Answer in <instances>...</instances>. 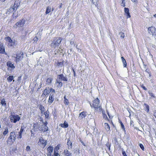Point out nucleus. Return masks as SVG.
<instances>
[{
  "mask_svg": "<svg viewBox=\"0 0 156 156\" xmlns=\"http://www.w3.org/2000/svg\"><path fill=\"white\" fill-rule=\"evenodd\" d=\"M62 39L60 37L55 38L51 44V46L52 48H56L60 44Z\"/></svg>",
  "mask_w": 156,
  "mask_h": 156,
  "instance_id": "f257e3e1",
  "label": "nucleus"
},
{
  "mask_svg": "<svg viewBox=\"0 0 156 156\" xmlns=\"http://www.w3.org/2000/svg\"><path fill=\"white\" fill-rule=\"evenodd\" d=\"M99 103V100L98 98H97L93 101V104L91 105V104L90 103V105L91 107H93L95 108L96 110H97L98 109H99L100 110H101V108Z\"/></svg>",
  "mask_w": 156,
  "mask_h": 156,
  "instance_id": "f03ea898",
  "label": "nucleus"
},
{
  "mask_svg": "<svg viewBox=\"0 0 156 156\" xmlns=\"http://www.w3.org/2000/svg\"><path fill=\"white\" fill-rule=\"evenodd\" d=\"M16 135L14 131L11 132L9 135V136L8 137L7 140V143H13L15 141L16 139Z\"/></svg>",
  "mask_w": 156,
  "mask_h": 156,
  "instance_id": "7ed1b4c3",
  "label": "nucleus"
},
{
  "mask_svg": "<svg viewBox=\"0 0 156 156\" xmlns=\"http://www.w3.org/2000/svg\"><path fill=\"white\" fill-rule=\"evenodd\" d=\"M11 115L9 116V119L12 122L16 123L17 121H19L20 119V118L18 115H14V113H11Z\"/></svg>",
  "mask_w": 156,
  "mask_h": 156,
  "instance_id": "20e7f679",
  "label": "nucleus"
},
{
  "mask_svg": "<svg viewBox=\"0 0 156 156\" xmlns=\"http://www.w3.org/2000/svg\"><path fill=\"white\" fill-rule=\"evenodd\" d=\"M6 40L8 42V45L9 47H14L16 45V41H13L10 37H7L5 38Z\"/></svg>",
  "mask_w": 156,
  "mask_h": 156,
  "instance_id": "39448f33",
  "label": "nucleus"
},
{
  "mask_svg": "<svg viewBox=\"0 0 156 156\" xmlns=\"http://www.w3.org/2000/svg\"><path fill=\"white\" fill-rule=\"evenodd\" d=\"M20 4V2L18 1H15L14 5H12L9 9L10 11H16L19 6Z\"/></svg>",
  "mask_w": 156,
  "mask_h": 156,
  "instance_id": "423d86ee",
  "label": "nucleus"
},
{
  "mask_svg": "<svg viewBox=\"0 0 156 156\" xmlns=\"http://www.w3.org/2000/svg\"><path fill=\"white\" fill-rule=\"evenodd\" d=\"M148 31L149 33L152 34L153 36H156V29L154 27H151L148 28Z\"/></svg>",
  "mask_w": 156,
  "mask_h": 156,
  "instance_id": "0eeeda50",
  "label": "nucleus"
},
{
  "mask_svg": "<svg viewBox=\"0 0 156 156\" xmlns=\"http://www.w3.org/2000/svg\"><path fill=\"white\" fill-rule=\"evenodd\" d=\"M57 79L61 81H68V79L66 76H65L62 74L57 75Z\"/></svg>",
  "mask_w": 156,
  "mask_h": 156,
  "instance_id": "6e6552de",
  "label": "nucleus"
},
{
  "mask_svg": "<svg viewBox=\"0 0 156 156\" xmlns=\"http://www.w3.org/2000/svg\"><path fill=\"white\" fill-rule=\"evenodd\" d=\"M23 53L22 52L20 51L18 52L16 55V61H19L21 60L23 58Z\"/></svg>",
  "mask_w": 156,
  "mask_h": 156,
  "instance_id": "1a4fd4ad",
  "label": "nucleus"
},
{
  "mask_svg": "<svg viewBox=\"0 0 156 156\" xmlns=\"http://www.w3.org/2000/svg\"><path fill=\"white\" fill-rule=\"evenodd\" d=\"M25 23V20L24 19H22L17 22L16 24V25L18 27H23Z\"/></svg>",
  "mask_w": 156,
  "mask_h": 156,
  "instance_id": "9d476101",
  "label": "nucleus"
},
{
  "mask_svg": "<svg viewBox=\"0 0 156 156\" xmlns=\"http://www.w3.org/2000/svg\"><path fill=\"white\" fill-rule=\"evenodd\" d=\"M129 11V10L128 8H124L125 15L126 16L127 19L130 18L131 17Z\"/></svg>",
  "mask_w": 156,
  "mask_h": 156,
  "instance_id": "9b49d317",
  "label": "nucleus"
},
{
  "mask_svg": "<svg viewBox=\"0 0 156 156\" xmlns=\"http://www.w3.org/2000/svg\"><path fill=\"white\" fill-rule=\"evenodd\" d=\"M54 97L53 94H52L51 93L50 94L48 100V102L49 103L51 104L53 102L54 99Z\"/></svg>",
  "mask_w": 156,
  "mask_h": 156,
  "instance_id": "f8f14e48",
  "label": "nucleus"
},
{
  "mask_svg": "<svg viewBox=\"0 0 156 156\" xmlns=\"http://www.w3.org/2000/svg\"><path fill=\"white\" fill-rule=\"evenodd\" d=\"M87 112H83L80 113L79 116V117L81 119H82L83 118H84L87 115Z\"/></svg>",
  "mask_w": 156,
  "mask_h": 156,
  "instance_id": "ddd939ff",
  "label": "nucleus"
},
{
  "mask_svg": "<svg viewBox=\"0 0 156 156\" xmlns=\"http://www.w3.org/2000/svg\"><path fill=\"white\" fill-rule=\"evenodd\" d=\"M9 132L8 129V127H5L4 129L3 132H2V136H6Z\"/></svg>",
  "mask_w": 156,
  "mask_h": 156,
  "instance_id": "4468645a",
  "label": "nucleus"
},
{
  "mask_svg": "<svg viewBox=\"0 0 156 156\" xmlns=\"http://www.w3.org/2000/svg\"><path fill=\"white\" fill-rule=\"evenodd\" d=\"M59 149V147L58 145L54 149V154L55 156H58V150Z\"/></svg>",
  "mask_w": 156,
  "mask_h": 156,
  "instance_id": "2eb2a0df",
  "label": "nucleus"
},
{
  "mask_svg": "<svg viewBox=\"0 0 156 156\" xmlns=\"http://www.w3.org/2000/svg\"><path fill=\"white\" fill-rule=\"evenodd\" d=\"M39 142L44 147L46 144V140H44L42 137H41L39 139Z\"/></svg>",
  "mask_w": 156,
  "mask_h": 156,
  "instance_id": "dca6fc26",
  "label": "nucleus"
},
{
  "mask_svg": "<svg viewBox=\"0 0 156 156\" xmlns=\"http://www.w3.org/2000/svg\"><path fill=\"white\" fill-rule=\"evenodd\" d=\"M33 127L34 131H37L40 128V125L37 123L34 124L33 125Z\"/></svg>",
  "mask_w": 156,
  "mask_h": 156,
  "instance_id": "f3484780",
  "label": "nucleus"
},
{
  "mask_svg": "<svg viewBox=\"0 0 156 156\" xmlns=\"http://www.w3.org/2000/svg\"><path fill=\"white\" fill-rule=\"evenodd\" d=\"M63 154L65 156H71L72 154L68 150H65L63 152Z\"/></svg>",
  "mask_w": 156,
  "mask_h": 156,
  "instance_id": "a211bd4d",
  "label": "nucleus"
},
{
  "mask_svg": "<svg viewBox=\"0 0 156 156\" xmlns=\"http://www.w3.org/2000/svg\"><path fill=\"white\" fill-rule=\"evenodd\" d=\"M52 78L51 77H49L47 79L46 81V84L47 85H51Z\"/></svg>",
  "mask_w": 156,
  "mask_h": 156,
  "instance_id": "6ab92c4d",
  "label": "nucleus"
},
{
  "mask_svg": "<svg viewBox=\"0 0 156 156\" xmlns=\"http://www.w3.org/2000/svg\"><path fill=\"white\" fill-rule=\"evenodd\" d=\"M6 65L7 66L10 67L13 69L15 68L13 64H12V62L10 61H8L7 62Z\"/></svg>",
  "mask_w": 156,
  "mask_h": 156,
  "instance_id": "aec40b11",
  "label": "nucleus"
},
{
  "mask_svg": "<svg viewBox=\"0 0 156 156\" xmlns=\"http://www.w3.org/2000/svg\"><path fill=\"white\" fill-rule=\"evenodd\" d=\"M55 84H58V85H57V86L58 87H62L63 85L62 82L61 81H60L59 80L57 79H56L55 82Z\"/></svg>",
  "mask_w": 156,
  "mask_h": 156,
  "instance_id": "412c9836",
  "label": "nucleus"
},
{
  "mask_svg": "<svg viewBox=\"0 0 156 156\" xmlns=\"http://www.w3.org/2000/svg\"><path fill=\"white\" fill-rule=\"evenodd\" d=\"M67 145H68V148L69 150L72 148V143L70 141L69 139L68 140V141L67 144Z\"/></svg>",
  "mask_w": 156,
  "mask_h": 156,
  "instance_id": "4be33fe9",
  "label": "nucleus"
},
{
  "mask_svg": "<svg viewBox=\"0 0 156 156\" xmlns=\"http://www.w3.org/2000/svg\"><path fill=\"white\" fill-rule=\"evenodd\" d=\"M5 52V48L2 44L0 43V53H4Z\"/></svg>",
  "mask_w": 156,
  "mask_h": 156,
  "instance_id": "5701e85b",
  "label": "nucleus"
},
{
  "mask_svg": "<svg viewBox=\"0 0 156 156\" xmlns=\"http://www.w3.org/2000/svg\"><path fill=\"white\" fill-rule=\"evenodd\" d=\"M64 61H63L62 62H58L56 64V66L58 67H62L63 66V63Z\"/></svg>",
  "mask_w": 156,
  "mask_h": 156,
  "instance_id": "b1692460",
  "label": "nucleus"
},
{
  "mask_svg": "<svg viewBox=\"0 0 156 156\" xmlns=\"http://www.w3.org/2000/svg\"><path fill=\"white\" fill-rule=\"evenodd\" d=\"M50 93L49 90H48L47 89H46L44 91L43 93L42 94V96H46L48 94Z\"/></svg>",
  "mask_w": 156,
  "mask_h": 156,
  "instance_id": "393cba45",
  "label": "nucleus"
},
{
  "mask_svg": "<svg viewBox=\"0 0 156 156\" xmlns=\"http://www.w3.org/2000/svg\"><path fill=\"white\" fill-rule=\"evenodd\" d=\"M60 126L62 127L66 128L68 126V124L67 122L65 121L63 124H60Z\"/></svg>",
  "mask_w": 156,
  "mask_h": 156,
  "instance_id": "a878e982",
  "label": "nucleus"
},
{
  "mask_svg": "<svg viewBox=\"0 0 156 156\" xmlns=\"http://www.w3.org/2000/svg\"><path fill=\"white\" fill-rule=\"evenodd\" d=\"M41 129V130L43 131V132H45L48 130V127L47 126L42 125Z\"/></svg>",
  "mask_w": 156,
  "mask_h": 156,
  "instance_id": "bb28decb",
  "label": "nucleus"
},
{
  "mask_svg": "<svg viewBox=\"0 0 156 156\" xmlns=\"http://www.w3.org/2000/svg\"><path fill=\"white\" fill-rule=\"evenodd\" d=\"M39 108L41 112V113L43 114L45 111V108L42 105H40L39 106Z\"/></svg>",
  "mask_w": 156,
  "mask_h": 156,
  "instance_id": "cd10ccee",
  "label": "nucleus"
},
{
  "mask_svg": "<svg viewBox=\"0 0 156 156\" xmlns=\"http://www.w3.org/2000/svg\"><path fill=\"white\" fill-rule=\"evenodd\" d=\"M47 150L49 153L48 154H51V153L52 152L53 147L51 146H49L48 147Z\"/></svg>",
  "mask_w": 156,
  "mask_h": 156,
  "instance_id": "c85d7f7f",
  "label": "nucleus"
},
{
  "mask_svg": "<svg viewBox=\"0 0 156 156\" xmlns=\"http://www.w3.org/2000/svg\"><path fill=\"white\" fill-rule=\"evenodd\" d=\"M1 103L2 105V106L4 107H6V103H5V99L4 98H3L1 100Z\"/></svg>",
  "mask_w": 156,
  "mask_h": 156,
  "instance_id": "c756f323",
  "label": "nucleus"
},
{
  "mask_svg": "<svg viewBox=\"0 0 156 156\" xmlns=\"http://www.w3.org/2000/svg\"><path fill=\"white\" fill-rule=\"evenodd\" d=\"M105 129L107 131H109L110 129V127L108 124L106 123H105Z\"/></svg>",
  "mask_w": 156,
  "mask_h": 156,
  "instance_id": "7c9ffc66",
  "label": "nucleus"
},
{
  "mask_svg": "<svg viewBox=\"0 0 156 156\" xmlns=\"http://www.w3.org/2000/svg\"><path fill=\"white\" fill-rule=\"evenodd\" d=\"M51 10V8L49 6H47L46 8V10L45 12L46 14H48L50 12Z\"/></svg>",
  "mask_w": 156,
  "mask_h": 156,
  "instance_id": "2f4dec72",
  "label": "nucleus"
},
{
  "mask_svg": "<svg viewBox=\"0 0 156 156\" xmlns=\"http://www.w3.org/2000/svg\"><path fill=\"white\" fill-rule=\"evenodd\" d=\"M121 58L122 61V62L124 65V67H126L127 65L126 60L123 57H122Z\"/></svg>",
  "mask_w": 156,
  "mask_h": 156,
  "instance_id": "473e14b6",
  "label": "nucleus"
},
{
  "mask_svg": "<svg viewBox=\"0 0 156 156\" xmlns=\"http://www.w3.org/2000/svg\"><path fill=\"white\" fill-rule=\"evenodd\" d=\"M44 114L45 115L46 118L48 119L49 118V112L48 111H46L44 113Z\"/></svg>",
  "mask_w": 156,
  "mask_h": 156,
  "instance_id": "72a5a7b5",
  "label": "nucleus"
},
{
  "mask_svg": "<svg viewBox=\"0 0 156 156\" xmlns=\"http://www.w3.org/2000/svg\"><path fill=\"white\" fill-rule=\"evenodd\" d=\"M119 122L120 123L121 125V127L122 129H123L124 132H126V130L125 129V127L121 121H119Z\"/></svg>",
  "mask_w": 156,
  "mask_h": 156,
  "instance_id": "f704fd0d",
  "label": "nucleus"
},
{
  "mask_svg": "<svg viewBox=\"0 0 156 156\" xmlns=\"http://www.w3.org/2000/svg\"><path fill=\"white\" fill-rule=\"evenodd\" d=\"M13 76H9L8 78H7V80L8 82H10L13 80Z\"/></svg>",
  "mask_w": 156,
  "mask_h": 156,
  "instance_id": "c9c22d12",
  "label": "nucleus"
},
{
  "mask_svg": "<svg viewBox=\"0 0 156 156\" xmlns=\"http://www.w3.org/2000/svg\"><path fill=\"white\" fill-rule=\"evenodd\" d=\"M90 1L96 6L98 5L97 2H98V0H90Z\"/></svg>",
  "mask_w": 156,
  "mask_h": 156,
  "instance_id": "e433bc0d",
  "label": "nucleus"
},
{
  "mask_svg": "<svg viewBox=\"0 0 156 156\" xmlns=\"http://www.w3.org/2000/svg\"><path fill=\"white\" fill-rule=\"evenodd\" d=\"M144 105L145 106L146 110L147 112H148L149 109V105H147L146 104H144Z\"/></svg>",
  "mask_w": 156,
  "mask_h": 156,
  "instance_id": "4c0bfd02",
  "label": "nucleus"
},
{
  "mask_svg": "<svg viewBox=\"0 0 156 156\" xmlns=\"http://www.w3.org/2000/svg\"><path fill=\"white\" fill-rule=\"evenodd\" d=\"M64 99H65V100H64V103L66 105H68L69 104L68 100L65 97H64Z\"/></svg>",
  "mask_w": 156,
  "mask_h": 156,
  "instance_id": "58836bf2",
  "label": "nucleus"
},
{
  "mask_svg": "<svg viewBox=\"0 0 156 156\" xmlns=\"http://www.w3.org/2000/svg\"><path fill=\"white\" fill-rule=\"evenodd\" d=\"M60 48L59 49H58L57 50H55V54H56L57 53H58L59 52H60V53H62V51L63 50L62 49L61 50L60 48Z\"/></svg>",
  "mask_w": 156,
  "mask_h": 156,
  "instance_id": "ea45409f",
  "label": "nucleus"
},
{
  "mask_svg": "<svg viewBox=\"0 0 156 156\" xmlns=\"http://www.w3.org/2000/svg\"><path fill=\"white\" fill-rule=\"evenodd\" d=\"M26 150L27 151H30V147L29 146H27L26 147Z\"/></svg>",
  "mask_w": 156,
  "mask_h": 156,
  "instance_id": "a19ab883",
  "label": "nucleus"
},
{
  "mask_svg": "<svg viewBox=\"0 0 156 156\" xmlns=\"http://www.w3.org/2000/svg\"><path fill=\"white\" fill-rule=\"evenodd\" d=\"M148 93L151 96L153 97L154 98H155V97L154 95V94H153V93H152L151 91H149Z\"/></svg>",
  "mask_w": 156,
  "mask_h": 156,
  "instance_id": "79ce46f5",
  "label": "nucleus"
},
{
  "mask_svg": "<svg viewBox=\"0 0 156 156\" xmlns=\"http://www.w3.org/2000/svg\"><path fill=\"white\" fill-rule=\"evenodd\" d=\"M120 37H121L123 38L124 37L125 35H124V34L123 33L121 32L120 33Z\"/></svg>",
  "mask_w": 156,
  "mask_h": 156,
  "instance_id": "37998d69",
  "label": "nucleus"
},
{
  "mask_svg": "<svg viewBox=\"0 0 156 156\" xmlns=\"http://www.w3.org/2000/svg\"><path fill=\"white\" fill-rule=\"evenodd\" d=\"M22 133L19 132V136H18V138L21 139L22 138Z\"/></svg>",
  "mask_w": 156,
  "mask_h": 156,
  "instance_id": "c03bdc74",
  "label": "nucleus"
},
{
  "mask_svg": "<svg viewBox=\"0 0 156 156\" xmlns=\"http://www.w3.org/2000/svg\"><path fill=\"white\" fill-rule=\"evenodd\" d=\"M140 146L141 149L143 151L144 150V147L142 144H140Z\"/></svg>",
  "mask_w": 156,
  "mask_h": 156,
  "instance_id": "a18cd8bd",
  "label": "nucleus"
},
{
  "mask_svg": "<svg viewBox=\"0 0 156 156\" xmlns=\"http://www.w3.org/2000/svg\"><path fill=\"white\" fill-rule=\"evenodd\" d=\"M33 40L34 41H37L38 40V38L37 37H35L34 38Z\"/></svg>",
  "mask_w": 156,
  "mask_h": 156,
  "instance_id": "49530a36",
  "label": "nucleus"
},
{
  "mask_svg": "<svg viewBox=\"0 0 156 156\" xmlns=\"http://www.w3.org/2000/svg\"><path fill=\"white\" fill-rule=\"evenodd\" d=\"M70 44L71 45H73L74 44V40L73 39L71 40Z\"/></svg>",
  "mask_w": 156,
  "mask_h": 156,
  "instance_id": "de8ad7c7",
  "label": "nucleus"
},
{
  "mask_svg": "<svg viewBox=\"0 0 156 156\" xmlns=\"http://www.w3.org/2000/svg\"><path fill=\"white\" fill-rule=\"evenodd\" d=\"M50 92H51L52 93V92H54V93L55 92V90L53 89L52 88H50Z\"/></svg>",
  "mask_w": 156,
  "mask_h": 156,
  "instance_id": "09e8293b",
  "label": "nucleus"
},
{
  "mask_svg": "<svg viewBox=\"0 0 156 156\" xmlns=\"http://www.w3.org/2000/svg\"><path fill=\"white\" fill-rule=\"evenodd\" d=\"M121 5L123 7H125V2H122L121 3Z\"/></svg>",
  "mask_w": 156,
  "mask_h": 156,
  "instance_id": "8fccbe9b",
  "label": "nucleus"
},
{
  "mask_svg": "<svg viewBox=\"0 0 156 156\" xmlns=\"http://www.w3.org/2000/svg\"><path fill=\"white\" fill-rule=\"evenodd\" d=\"M122 154L123 156H127L126 152L125 151H123L122 152Z\"/></svg>",
  "mask_w": 156,
  "mask_h": 156,
  "instance_id": "3c124183",
  "label": "nucleus"
},
{
  "mask_svg": "<svg viewBox=\"0 0 156 156\" xmlns=\"http://www.w3.org/2000/svg\"><path fill=\"white\" fill-rule=\"evenodd\" d=\"M141 87L145 90H146L147 89L143 85L141 86Z\"/></svg>",
  "mask_w": 156,
  "mask_h": 156,
  "instance_id": "603ef678",
  "label": "nucleus"
},
{
  "mask_svg": "<svg viewBox=\"0 0 156 156\" xmlns=\"http://www.w3.org/2000/svg\"><path fill=\"white\" fill-rule=\"evenodd\" d=\"M44 125V126H46L47 124H48V122H47V121H45V122H44L43 123Z\"/></svg>",
  "mask_w": 156,
  "mask_h": 156,
  "instance_id": "864d4df0",
  "label": "nucleus"
},
{
  "mask_svg": "<svg viewBox=\"0 0 156 156\" xmlns=\"http://www.w3.org/2000/svg\"><path fill=\"white\" fill-rule=\"evenodd\" d=\"M154 115L156 118V111H155L154 112Z\"/></svg>",
  "mask_w": 156,
  "mask_h": 156,
  "instance_id": "5fc2aeb1",
  "label": "nucleus"
},
{
  "mask_svg": "<svg viewBox=\"0 0 156 156\" xmlns=\"http://www.w3.org/2000/svg\"><path fill=\"white\" fill-rule=\"evenodd\" d=\"M21 76H19L18 77V80L19 81H20L21 80Z\"/></svg>",
  "mask_w": 156,
  "mask_h": 156,
  "instance_id": "6e6d98bb",
  "label": "nucleus"
},
{
  "mask_svg": "<svg viewBox=\"0 0 156 156\" xmlns=\"http://www.w3.org/2000/svg\"><path fill=\"white\" fill-rule=\"evenodd\" d=\"M24 131V130H23V129H20V131L19 132H21V133H23V132Z\"/></svg>",
  "mask_w": 156,
  "mask_h": 156,
  "instance_id": "4d7b16f0",
  "label": "nucleus"
},
{
  "mask_svg": "<svg viewBox=\"0 0 156 156\" xmlns=\"http://www.w3.org/2000/svg\"><path fill=\"white\" fill-rule=\"evenodd\" d=\"M62 3H61L60 4V5L59 7V9H60L62 7Z\"/></svg>",
  "mask_w": 156,
  "mask_h": 156,
  "instance_id": "13d9d810",
  "label": "nucleus"
},
{
  "mask_svg": "<svg viewBox=\"0 0 156 156\" xmlns=\"http://www.w3.org/2000/svg\"><path fill=\"white\" fill-rule=\"evenodd\" d=\"M73 74H74V76H76V73L75 72V71H74V70H73Z\"/></svg>",
  "mask_w": 156,
  "mask_h": 156,
  "instance_id": "bf43d9fd",
  "label": "nucleus"
},
{
  "mask_svg": "<svg viewBox=\"0 0 156 156\" xmlns=\"http://www.w3.org/2000/svg\"><path fill=\"white\" fill-rule=\"evenodd\" d=\"M80 141H81V143L83 145H84V146H85V144L82 141L80 140Z\"/></svg>",
  "mask_w": 156,
  "mask_h": 156,
  "instance_id": "052dcab7",
  "label": "nucleus"
},
{
  "mask_svg": "<svg viewBox=\"0 0 156 156\" xmlns=\"http://www.w3.org/2000/svg\"><path fill=\"white\" fill-rule=\"evenodd\" d=\"M25 127L24 126H22L21 128V129H24Z\"/></svg>",
  "mask_w": 156,
  "mask_h": 156,
  "instance_id": "680f3d73",
  "label": "nucleus"
},
{
  "mask_svg": "<svg viewBox=\"0 0 156 156\" xmlns=\"http://www.w3.org/2000/svg\"><path fill=\"white\" fill-rule=\"evenodd\" d=\"M106 145L107 146V147H108L109 149L110 150V145H108V144L107 145V144H106Z\"/></svg>",
  "mask_w": 156,
  "mask_h": 156,
  "instance_id": "e2e57ef3",
  "label": "nucleus"
},
{
  "mask_svg": "<svg viewBox=\"0 0 156 156\" xmlns=\"http://www.w3.org/2000/svg\"><path fill=\"white\" fill-rule=\"evenodd\" d=\"M133 121H131L130 122V125H132V124H133Z\"/></svg>",
  "mask_w": 156,
  "mask_h": 156,
  "instance_id": "0e129e2a",
  "label": "nucleus"
},
{
  "mask_svg": "<svg viewBox=\"0 0 156 156\" xmlns=\"http://www.w3.org/2000/svg\"><path fill=\"white\" fill-rule=\"evenodd\" d=\"M131 0L132 1V2H136L137 1V0Z\"/></svg>",
  "mask_w": 156,
  "mask_h": 156,
  "instance_id": "69168bd1",
  "label": "nucleus"
},
{
  "mask_svg": "<svg viewBox=\"0 0 156 156\" xmlns=\"http://www.w3.org/2000/svg\"><path fill=\"white\" fill-rule=\"evenodd\" d=\"M13 18H16V17L14 16V13H13Z\"/></svg>",
  "mask_w": 156,
  "mask_h": 156,
  "instance_id": "338daca9",
  "label": "nucleus"
},
{
  "mask_svg": "<svg viewBox=\"0 0 156 156\" xmlns=\"http://www.w3.org/2000/svg\"><path fill=\"white\" fill-rule=\"evenodd\" d=\"M47 155L48 156H53L51 155V154H48Z\"/></svg>",
  "mask_w": 156,
  "mask_h": 156,
  "instance_id": "774afa93",
  "label": "nucleus"
}]
</instances>
